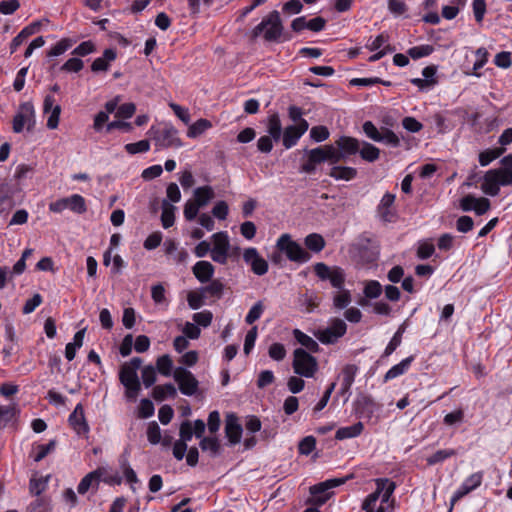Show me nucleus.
Instances as JSON below:
<instances>
[{"label":"nucleus","mask_w":512,"mask_h":512,"mask_svg":"<svg viewBox=\"0 0 512 512\" xmlns=\"http://www.w3.org/2000/svg\"><path fill=\"white\" fill-rule=\"evenodd\" d=\"M314 272L321 280H329L334 288L340 291L333 297V305L337 309H344L351 303V293L349 290H344L345 283L344 270L338 266L329 267L323 262H318L314 265Z\"/></svg>","instance_id":"obj_1"},{"label":"nucleus","mask_w":512,"mask_h":512,"mask_svg":"<svg viewBox=\"0 0 512 512\" xmlns=\"http://www.w3.org/2000/svg\"><path fill=\"white\" fill-rule=\"evenodd\" d=\"M283 24L277 10L270 12L252 30V37L257 38L263 35L267 42H280L291 39L290 35L283 34Z\"/></svg>","instance_id":"obj_2"},{"label":"nucleus","mask_w":512,"mask_h":512,"mask_svg":"<svg viewBox=\"0 0 512 512\" xmlns=\"http://www.w3.org/2000/svg\"><path fill=\"white\" fill-rule=\"evenodd\" d=\"M141 365L142 359L134 357L121 366L119 380L126 389L125 394L128 399L134 400L141 389V383L137 375V370Z\"/></svg>","instance_id":"obj_3"},{"label":"nucleus","mask_w":512,"mask_h":512,"mask_svg":"<svg viewBox=\"0 0 512 512\" xmlns=\"http://www.w3.org/2000/svg\"><path fill=\"white\" fill-rule=\"evenodd\" d=\"M511 184L512 171L491 169L485 173L481 189L486 195L497 196L501 185L508 186Z\"/></svg>","instance_id":"obj_4"},{"label":"nucleus","mask_w":512,"mask_h":512,"mask_svg":"<svg viewBox=\"0 0 512 512\" xmlns=\"http://www.w3.org/2000/svg\"><path fill=\"white\" fill-rule=\"evenodd\" d=\"M276 246L292 262L306 263L311 259V254L296 241H293L289 234L281 235Z\"/></svg>","instance_id":"obj_5"},{"label":"nucleus","mask_w":512,"mask_h":512,"mask_svg":"<svg viewBox=\"0 0 512 512\" xmlns=\"http://www.w3.org/2000/svg\"><path fill=\"white\" fill-rule=\"evenodd\" d=\"M376 486V490L369 494L364 500L362 509H368L376 512V503L380 496L382 498L381 503H387L396 488V484L394 482L383 478L376 480Z\"/></svg>","instance_id":"obj_6"},{"label":"nucleus","mask_w":512,"mask_h":512,"mask_svg":"<svg viewBox=\"0 0 512 512\" xmlns=\"http://www.w3.org/2000/svg\"><path fill=\"white\" fill-rule=\"evenodd\" d=\"M293 369L294 372L302 377H313L318 369V363L315 357L302 348L294 350Z\"/></svg>","instance_id":"obj_7"},{"label":"nucleus","mask_w":512,"mask_h":512,"mask_svg":"<svg viewBox=\"0 0 512 512\" xmlns=\"http://www.w3.org/2000/svg\"><path fill=\"white\" fill-rule=\"evenodd\" d=\"M157 150L167 148H179L183 145L178 137V130L172 125L165 126L162 130H150Z\"/></svg>","instance_id":"obj_8"},{"label":"nucleus","mask_w":512,"mask_h":512,"mask_svg":"<svg viewBox=\"0 0 512 512\" xmlns=\"http://www.w3.org/2000/svg\"><path fill=\"white\" fill-rule=\"evenodd\" d=\"M173 378L177 382L179 390L186 396L194 395L199 387V381L191 371L185 367H176L173 372Z\"/></svg>","instance_id":"obj_9"},{"label":"nucleus","mask_w":512,"mask_h":512,"mask_svg":"<svg viewBox=\"0 0 512 512\" xmlns=\"http://www.w3.org/2000/svg\"><path fill=\"white\" fill-rule=\"evenodd\" d=\"M352 475L343 478H333L314 485L310 488L311 494L315 497V502L319 505L324 504L331 496L328 490L344 484Z\"/></svg>","instance_id":"obj_10"},{"label":"nucleus","mask_w":512,"mask_h":512,"mask_svg":"<svg viewBox=\"0 0 512 512\" xmlns=\"http://www.w3.org/2000/svg\"><path fill=\"white\" fill-rule=\"evenodd\" d=\"M346 330V323L342 319L336 318L326 329L319 331L317 338L323 344H333L346 333Z\"/></svg>","instance_id":"obj_11"},{"label":"nucleus","mask_w":512,"mask_h":512,"mask_svg":"<svg viewBox=\"0 0 512 512\" xmlns=\"http://www.w3.org/2000/svg\"><path fill=\"white\" fill-rule=\"evenodd\" d=\"M106 474L105 467H98L97 469L86 474L77 486V492L80 495H85L89 491L95 494L99 488L102 477Z\"/></svg>","instance_id":"obj_12"},{"label":"nucleus","mask_w":512,"mask_h":512,"mask_svg":"<svg viewBox=\"0 0 512 512\" xmlns=\"http://www.w3.org/2000/svg\"><path fill=\"white\" fill-rule=\"evenodd\" d=\"M243 259L250 265L254 274L262 276L268 272V262L260 256L256 248L250 247L245 249Z\"/></svg>","instance_id":"obj_13"},{"label":"nucleus","mask_w":512,"mask_h":512,"mask_svg":"<svg viewBox=\"0 0 512 512\" xmlns=\"http://www.w3.org/2000/svg\"><path fill=\"white\" fill-rule=\"evenodd\" d=\"M308 122L302 119L296 125H290L283 131L282 143L286 149H290L295 146L301 136L308 130Z\"/></svg>","instance_id":"obj_14"},{"label":"nucleus","mask_w":512,"mask_h":512,"mask_svg":"<svg viewBox=\"0 0 512 512\" xmlns=\"http://www.w3.org/2000/svg\"><path fill=\"white\" fill-rule=\"evenodd\" d=\"M460 208L466 212L473 210L477 215H483L490 209V201L487 198H476L469 194L460 200Z\"/></svg>","instance_id":"obj_15"},{"label":"nucleus","mask_w":512,"mask_h":512,"mask_svg":"<svg viewBox=\"0 0 512 512\" xmlns=\"http://www.w3.org/2000/svg\"><path fill=\"white\" fill-rule=\"evenodd\" d=\"M34 106L30 102H25L20 105L19 112L13 118V131L20 133L23 131L26 123L32 122L34 124Z\"/></svg>","instance_id":"obj_16"},{"label":"nucleus","mask_w":512,"mask_h":512,"mask_svg":"<svg viewBox=\"0 0 512 512\" xmlns=\"http://www.w3.org/2000/svg\"><path fill=\"white\" fill-rule=\"evenodd\" d=\"M68 422L78 435L87 437L89 425L84 415V408L81 403L77 404L74 411L70 414Z\"/></svg>","instance_id":"obj_17"},{"label":"nucleus","mask_w":512,"mask_h":512,"mask_svg":"<svg viewBox=\"0 0 512 512\" xmlns=\"http://www.w3.org/2000/svg\"><path fill=\"white\" fill-rule=\"evenodd\" d=\"M395 195L385 193L377 206V215L383 222H392L396 216L394 208Z\"/></svg>","instance_id":"obj_18"},{"label":"nucleus","mask_w":512,"mask_h":512,"mask_svg":"<svg viewBox=\"0 0 512 512\" xmlns=\"http://www.w3.org/2000/svg\"><path fill=\"white\" fill-rule=\"evenodd\" d=\"M55 99L52 95H46L43 101V112L51 113L47 120V127L49 129H56L59 124V118L61 113L60 105H54Z\"/></svg>","instance_id":"obj_19"},{"label":"nucleus","mask_w":512,"mask_h":512,"mask_svg":"<svg viewBox=\"0 0 512 512\" xmlns=\"http://www.w3.org/2000/svg\"><path fill=\"white\" fill-rule=\"evenodd\" d=\"M335 144L345 160L358 153L361 142L354 137L341 136L335 141Z\"/></svg>","instance_id":"obj_20"},{"label":"nucleus","mask_w":512,"mask_h":512,"mask_svg":"<svg viewBox=\"0 0 512 512\" xmlns=\"http://www.w3.org/2000/svg\"><path fill=\"white\" fill-rule=\"evenodd\" d=\"M358 371V367L353 364H348L343 367L340 378V390L339 393L344 396L346 394H350L351 386L355 380L356 373Z\"/></svg>","instance_id":"obj_21"},{"label":"nucleus","mask_w":512,"mask_h":512,"mask_svg":"<svg viewBox=\"0 0 512 512\" xmlns=\"http://www.w3.org/2000/svg\"><path fill=\"white\" fill-rule=\"evenodd\" d=\"M116 57H117V52L115 49H112V48L105 49L102 57H98L93 61L92 65H91V70L96 73L97 72H106L110 67V63L112 61H114L116 59Z\"/></svg>","instance_id":"obj_22"},{"label":"nucleus","mask_w":512,"mask_h":512,"mask_svg":"<svg viewBox=\"0 0 512 512\" xmlns=\"http://www.w3.org/2000/svg\"><path fill=\"white\" fill-rule=\"evenodd\" d=\"M225 434L232 445L240 442L242 435V427L237 422V418L233 415L227 417L225 425Z\"/></svg>","instance_id":"obj_23"},{"label":"nucleus","mask_w":512,"mask_h":512,"mask_svg":"<svg viewBox=\"0 0 512 512\" xmlns=\"http://www.w3.org/2000/svg\"><path fill=\"white\" fill-rule=\"evenodd\" d=\"M192 270L195 277L201 283L210 281L214 274V266L208 261H198Z\"/></svg>","instance_id":"obj_24"},{"label":"nucleus","mask_w":512,"mask_h":512,"mask_svg":"<svg viewBox=\"0 0 512 512\" xmlns=\"http://www.w3.org/2000/svg\"><path fill=\"white\" fill-rule=\"evenodd\" d=\"M214 197V189L208 185L198 187L193 192V200L201 208L205 207Z\"/></svg>","instance_id":"obj_25"},{"label":"nucleus","mask_w":512,"mask_h":512,"mask_svg":"<svg viewBox=\"0 0 512 512\" xmlns=\"http://www.w3.org/2000/svg\"><path fill=\"white\" fill-rule=\"evenodd\" d=\"M358 153L362 160L367 161L369 163H373L380 158L381 151L375 145L363 141L360 144Z\"/></svg>","instance_id":"obj_26"},{"label":"nucleus","mask_w":512,"mask_h":512,"mask_svg":"<svg viewBox=\"0 0 512 512\" xmlns=\"http://www.w3.org/2000/svg\"><path fill=\"white\" fill-rule=\"evenodd\" d=\"M328 174L335 180L350 181L357 176V170L348 166H333Z\"/></svg>","instance_id":"obj_27"},{"label":"nucleus","mask_w":512,"mask_h":512,"mask_svg":"<svg viewBox=\"0 0 512 512\" xmlns=\"http://www.w3.org/2000/svg\"><path fill=\"white\" fill-rule=\"evenodd\" d=\"M152 396L156 401L162 402L166 398H175L177 396V390L171 383L157 385L153 388Z\"/></svg>","instance_id":"obj_28"},{"label":"nucleus","mask_w":512,"mask_h":512,"mask_svg":"<svg viewBox=\"0 0 512 512\" xmlns=\"http://www.w3.org/2000/svg\"><path fill=\"white\" fill-rule=\"evenodd\" d=\"M364 429L362 422H357L351 426L341 427L336 431L335 438L344 440L359 436Z\"/></svg>","instance_id":"obj_29"},{"label":"nucleus","mask_w":512,"mask_h":512,"mask_svg":"<svg viewBox=\"0 0 512 512\" xmlns=\"http://www.w3.org/2000/svg\"><path fill=\"white\" fill-rule=\"evenodd\" d=\"M304 244L309 251L319 253L325 248L326 242L322 235L311 233L305 237Z\"/></svg>","instance_id":"obj_30"},{"label":"nucleus","mask_w":512,"mask_h":512,"mask_svg":"<svg viewBox=\"0 0 512 512\" xmlns=\"http://www.w3.org/2000/svg\"><path fill=\"white\" fill-rule=\"evenodd\" d=\"M412 361H413V356H410V357H407L404 360H402L400 363L391 367L386 372V374L384 376V380L388 381V380L394 379V378L404 374L410 367Z\"/></svg>","instance_id":"obj_31"},{"label":"nucleus","mask_w":512,"mask_h":512,"mask_svg":"<svg viewBox=\"0 0 512 512\" xmlns=\"http://www.w3.org/2000/svg\"><path fill=\"white\" fill-rule=\"evenodd\" d=\"M268 136L272 137L275 142L281 139L282 125L278 114H272L268 118L267 124Z\"/></svg>","instance_id":"obj_32"},{"label":"nucleus","mask_w":512,"mask_h":512,"mask_svg":"<svg viewBox=\"0 0 512 512\" xmlns=\"http://www.w3.org/2000/svg\"><path fill=\"white\" fill-rule=\"evenodd\" d=\"M157 371L165 377L173 375V361L168 354L162 355L156 360Z\"/></svg>","instance_id":"obj_33"},{"label":"nucleus","mask_w":512,"mask_h":512,"mask_svg":"<svg viewBox=\"0 0 512 512\" xmlns=\"http://www.w3.org/2000/svg\"><path fill=\"white\" fill-rule=\"evenodd\" d=\"M212 127V123L207 119H199L191 124L187 131L189 138H197L202 135L206 130Z\"/></svg>","instance_id":"obj_34"},{"label":"nucleus","mask_w":512,"mask_h":512,"mask_svg":"<svg viewBox=\"0 0 512 512\" xmlns=\"http://www.w3.org/2000/svg\"><path fill=\"white\" fill-rule=\"evenodd\" d=\"M293 335H294L295 339L302 346H304L307 350H309L310 352H318L319 345H318V343L312 337H310L307 334L303 333L299 329H295L293 331Z\"/></svg>","instance_id":"obj_35"},{"label":"nucleus","mask_w":512,"mask_h":512,"mask_svg":"<svg viewBox=\"0 0 512 512\" xmlns=\"http://www.w3.org/2000/svg\"><path fill=\"white\" fill-rule=\"evenodd\" d=\"M66 201L67 209H70L77 214H83L87 210L85 199L79 194L66 197Z\"/></svg>","instance_id":"obj_36"},{"label":"nucleus","mask_w":512,"mask_h":512,"mask_svg":"<svg viewBox=\"0 0 512 512\" xmlns=\"http://www.w3.org/2000/svg\"><path fill=\"white\" fill-rule=\"evenodd\" d=\"M175 206L168 203L166 200L163 201L162 205V214H161V222L162 226L167 229L173 226L175 222Z\"/></svg>","instance_id":"obj_37"},{"label":"nucleus","mask_w":512,"mask_h":512,"mask_svg":"<svg viewBox=\"0 0 512 512\" xmlns=\"http://www.w3.org/2000/svg\"><path fill=\"white\" fill-rule=\"evenodd\" d=\"M199 446L202 451H209L212 457H215L220 453V444L216 437H203Z\"/></svg>","instance_id":"obj_38"},{"label":"nucleus","mask_w":512,"mask_h":512,"mask_svg":"<svg viewBox=\"0 0 512 512\" xmlns=\"http://www.w3.org/2000/svg\"><path fill=\"white\" fill-rule=\"evenodd\" d=\"M17 414L16 404L0 406V428H4Z\"/></svg>","instance_id":"obj_39"},{"label":"nucleus","mask_w":512,"mask_h":512,"mask_svg":"<svg viewBox=\"0 0 512 512\" xmlns=\"http://www.w3.org/2000/svg\"><path fill=\"white\" fill-rule=\"evenodd\" d=\"M74 42L75 41L70 38L61 39L47 52V56L57 57L64 54L70 47H72Z\"/></svg>","instance_id":"obj_40"},{"label":"nucleus","mask_w":512,"mask_h":512,"mask_svg":"<svg viewBox=\"0 0 512 512\" xmlns=\"http://www.w3.org/2000/svg\"><path fill=\"white\" fill-rule=\"evenodd\" d=\"M213 248L214 250L228 252L230 248L229 238L226 232H217L213 234Z\"/></svg>","instance_id":"obj_41"},{"label":"nucleus","mask_w":512,"mask_h":512,"mask_svg":"<svg viewBox=\"0 0 512 512\" xmlns=\"http://www.w3.org/2000/svg\"><path fill=\"white\" fill-rule=\"evenodd\" d=\"M13 206V199L9 193V187L7 184L0 185V213L8 211Z\"/></svg>","instance_id":"obj_42"},{"label":"nucleus","mask_w":512,"mask_h":512,"mask_svg":"<svg viewBox=\"0 0 512 512\" xmlns=\"http://www.w3.org/2000/svg\"><path fill=\"white\" fill-rule=\"evenodd\" d=\"M324 151L325 161H329L332 164L338 163L343 160V155L340 153L339 148L335 145H324L321 146Z\"/></svg>","instance_id":"obj_43"},{"label":"nucleus","mask_w":512,"mask_h":512,"mask_svg":"<svg viewBox=\"0 0 512 512\" xmlns=\"http://www.w3.org/2000/svg\"><path fill=\"white\" fill-rule=\"evenodd\" d=\"M433 51V46L426 44L409 48L407 51V55L410 56L412 59L416 60L429 56L430 54L433 53Z\"/></svg>","instance_id":"obj_44"},{"label":"nucleus","mask_w":512,"mask_h":512,"mask_svg":"<svg viewBox=\"0 0 512 512\" xmlns=\"http://www.w3.org/2000/svg\"><path fill=\"white\" fill-rule=\"evenodd\" d=\"M504 149L502 148H495V149H487L482 151L479 154V163L481 166H487L489 165L493 160L500 157V155L503 153Z\"/></svg>","instance_id":"obj_45"},{"label":"nucleus","mask_w":512,"mask_h":512,"mask_svg":"<svg viewBox=\"0 0 512 512\" xmlns=\"http://www.w3.org/2000/svg\"><path fill=\"white\" fill-rule=\"evenodd\" d=\"M363 293L366 298L375 299L382 293V286L376 280H369L365 283Z\"/></svg>","instance_id":"obj_46"},{"label":"nucleus","mask_w":512,"mask_h":512,"mask_svg":"<svg viewBox=\"0 0 512 512\" xmlns=\"http://www.w3.org/2000/svg\"><path fill=\"white\" fill-rule=\"evenodd\" d=\"M456 455V451L454 449H442L436 451L434 454L427 458L428 465H435L440 463L452 456Z\"/></svg>","instance_id":"obj_47"},{"label":"nucleus","mask_w":512,"mask_h":512,"mask_svg":"<svg viewBox=\"0 0 512 512\" xmlns=\"http://www.w3.org/2000/svg\"><path fill=\"white\" fill-rule=\"evenodd\" d=\"M264 311L263 301H257L249 310L248 314L245 317V322L249 325L253 324L257 321Z\"/></svg>","instance_id":"obj_48"},{"label":"nucleus","mask_w":512,"mask_h":512,"mask_svg":"<svg viewBox=\"0 0 512 512\" xmlns=\"http://www.w3.org/2000/svg\"><path fill=\"white\" fill-rule=\"evenodd\" d=\"M150 149L149 140H140L136 143H129L125 145V150L129 154L145 153Z\"/></svg>","instance_id":"obj_49"},{"label":"nucleus","mask_w":512,"mask_h":512,"mask_svg":"<svg viewBox=\"0 0 512 512\" xmlns=\"http://www.w3.org/2000/svg\"><path fill=\"white\" fill-rule=\"evenodd\" d=\"M204 298L205 294L202 292V290L200 292L190 291L187 295V302L189 307L194 310L199 309L204 305Z\"/></svg>","instance_id":"obj_50"},{"label":"nucleus","mask_w":512,"mask_h":512,"mask_svg":"<svg viewBox=\"0 0 512 512\" xmlns=\"http://www.w3.org/2000/svg\"><path fill=\"white\" fill-rule=\"evenodd\" d=\"M224 290V285L219 280H213L209 285L202 288L204 294H209L216 298H221Z\"/></svg>","instance_id":"obj_51"},{"label":"nucleus","mask_w":512,"mask_h":512,"mask_svg":"<svg viewBox=\"0 0 512 512\" xmlns=\"http://www.w3.org/2000/svg\"><path fill=\"white\" fill-rule=\"evenodd\" d=\"M362 128L369 139L375 142H381V129L379 130L371 121L364 122Z\"/></svg>","instance_id":"obj_52"},{"label":"nucleus","mask_w":512,"mask_h":512,"mask_svg":"<svg viewBox=\"0 0 512 512\" xmlns=\"http://www.w3.org/2000/svg\"><path fill=\"white\" fill-rule=\"evenodd\" d=\"M381 142L390 145L392 147H398L400 145L399 137L388 128H381Z\"/></svg>","instance_id":"obj_53"},{"label":"nucleus","mask_w":512,"mask_h":512,"mask_svg":"<svg viewBox=\"0 0 512 512\" xmlns=\"http://www.w3.org/2000/svg\"><path fill=\"white\" fill-rule=\"evenodd\" d=\"M316 446V439L313 436L304 437L298 445L299 453L302 455H309Z\"/></svg>","instance_id":"obj_54"},{"label":"nucleus","mask_w":512,"mask_h":512,"mask_svg":"<svg viewBox=\"0 0 512 512\" xmlns=\"http://www.w3.org/2000/svg\"><path fill=\"white\" fill-rule=\"evenodd\" d=\"M56 447V440H50L47 444H40L37 446V454L34 457V461L40 462L43 460L50 452L54 451Z\"/></svg>","instance_id":"obj_55"},{"label":"nucleus","mask_w":512,"mask_h":512,"mask_svg":"<svg viewBox=\"0 0 512 512\" xmlns=\"http://www.w3.org/2000/svg\"><path fill=\"white\" fill-rule=\"evenodd\" d=\"M329 135H330V133L326 126H322V125L314 126L310 130V137L315 142H323L329 138Z\"/></svg>","instance_id":"obj_56"},{"label":"nucleus","mask_w":512,"mask_h":512,"mask_svg":"<svg viewBox=\"0 0 512 512\" xmlns=\"http://www.w3.org/2000/svg\"><path fill=\"white\" fill-rule=\"evenodd\" d=\"M84 67V62L78 58V57H73V58H70L68 59L62 66H61V70L62 71H66V72H79L83 69Z\"/></svg>","instance_id":"obj_57"},{"label":"nucleus","mask_w":512,"mask_h":512,"mask_svg":"<svg viewBox=\"0 0 512 512\" xmlns=\"http://www.w3.org/2000/svg\"><path fill=\"white\" fill-rule=\"evenodd\" d=\"M201 207L197 205V203L193 200V199H190L188 200L185 205H184V217L187 221H192L196 218V216L198 215V212H199V209Z\"/></svg>","instance_id":"obj_58"},{"label":"nucleus","mask_w":512,"mask_h":512,"mask_svg":"<svg viewBox=\"0 0 512 512\" xmlns=\"http://www.w3.org/2000/svg\"><path fill=\"white\" fill-rule=\"evenodd\" d=\"M142 381L147 388L156 382V369L152 365L145 366L142 369Z\"/></svg>","instance_id":"obj_59"},{"label":"nucleus","mask_w":512,"mask_h":512,"mask_svg":"<svg viewBox=\"0 0 512 512\" xmlns=\"http://www.w3.org/2000/svg\"><path fill=\"white\" fill-rule=\"evenodd\" d=\"M213 319V314L209 310L197 312L193 315V320L198 326L208 327Z\"/></svg>","instance_id":"obj_60"},{"label":"nucleus","mask_w":512,"mask_h":512,"mask_svg":"<svg viewBox=\"0 0 512 512\" xmlns=\"http://www.w3.org/2000/svg\"><path fill=\"white\" fill-rule=\"evenodd\" d=\"M147 438L151 444H158L161 440V430L156 422H151L147 429Z\"/></svg>","instance_id":"obj_61"},{"label":"nucleus","mask_w":512,"mask_h":512,"mask_svg":"<svg viewBox=\"0 0 512 512\" xmlns=\"http://www.w3.org/2000/svg\"><path fill=\"white\" fill-rule=\"evenodd\" d=\"M95 51V45L92 41H84L80 43L73 51L72 54L84 57L90 53H93Z\"/></svg>","instance_id":"obj_62"},{"label":"nucleus","mask_w":512,"mask_h":512,"mask_svg":"<svg viewBox=\"0 0 512 512\" xmlns=\"http://www.w3.org/2000/svg\"><path fill=\"white\" fill-rule=\"evenodd\" d=\"M228 213L229 206L225 201H218L212 209V215L219 220H225Z\"/></svg>","instance_id":"obj_63"},{"label":"nucleus","mask_w":512,"mask_h":512,"mask_svg":"<svg viewBox=\"0 0 512 512\" xmlns=\"http://www.w3.org/2000/svg\"><path fill=\"white\" fill-rule=\"evenodd\" d=\"M269 356L276 361H281L286 356V350L283 344L281 343H273L269 347L268 351Z\"/></svg>","instance_id":"obj_64"}]
</instances>
